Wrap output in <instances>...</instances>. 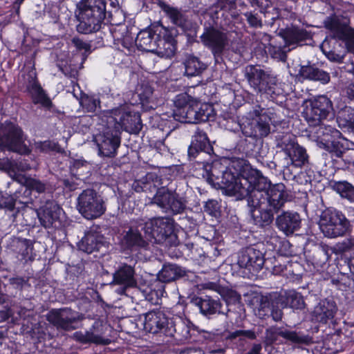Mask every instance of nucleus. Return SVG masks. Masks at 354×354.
<instances>
[{
    "instance_id": "obj_1",
    "label": "nucleus",
    "mask_w": 354,
    "mask_h": 354,
    "mask_svg": "<svg viewBox=\"0 0 354 354\" xmlns=\"http://www.w3.org/2000/svg\"><path fill=\"white\" fill-rule=\"evenodd\" d=\"M214 161L212 165L205 166L207 182L217 185L229 196L237 199L248 197V203L250 214L257 225H269L273 220L274 213L284 205V193L280 186H270V182L257 169L244 165L243 169H236L238 162H233L232 166L226 167L227 160Z\"/></svg>"
},
{
    "instance_id": "obj_2",
    "label": "nucleus",
    "mask_w": 354,
    "mask_h": 354,
    "mask_svg": "<svg viewBox=\"0 0 354 354\" xmlns=\"http://www.w3.org/2000/svg\"><path fill=\"white\" fill-rule=\"evenodd\" d=\"M333 110L332 102L325 95L318 96L306 102L303 114L311 126L319 125L318 136L319 143L321 147L328 151L333 149L339 150L341 143V133L331 127L321 124Z\"/></svg>"
},
{
    "instance_id": "obj_3",
    "label": "nucleus",
    "mask_w": 354,
    "mask_h": 354,
    "mask_svg": "<svg viewBox=\"0 0 354 354\" xmlns=\"http://www.w3.org/2000/svg\"><path fill=\"white\" fill-rule=\"evenodd\" d=\"M76 17L79 21V32L88 34L97 32L106 15L105 0H81L77 3Z\"/></svg>"
},
{
    "instance_id": "obj_4",
    "label": "nucleus",
    "mask_w": 354,
    "mask_h": 354,
    "mask_svg": "<svg viewBox=\"0 0 354 354\" xmlns=\"http://www.w3.org/2000/svg\"><path fill=\"white\" fill-rule=\"evenodd\" d=\"M270 117L263 109L255 105L239 121L242 133L247 137H265L270 131Z\"/></svg>"
},
{
    "instance_id": "obj_5",
    "label": "nucleus",
    "mask_w": 354,
    "mask_h": 354,
    "mask_svg": "<svg viewBox=\"0 0 354 354\" xmlns=\"http://www.w3.org/2000/svg\"><path fill=\"white\" fill-rule=\"evenodd\" d=\"M319 227L323 234L330 239L344 236L350 229V221L340 211L327 209L322 212Z\"/></svg>"
},
{
    "instance_id": "obj_6",
    "label": "nucleus",
    "mask_w": 354,
    "mask_h": 354,
    "mask_svg": "<svg viewBox=\"0 0 354 354\" xmlns=\"http://www.w3.org/2000/svg\"><path fill=\"white\" fill-rule=\"evenodd\" d=\"M247 78L250 86L259 93L266 94L272 99L282 93L280 84L277 77L268 71L256 66H250Z\"/></svg>"
},
{
    "instance_id": "obj_7",
    "label": "nucleus",
    "mask_w": 354,
    "mask_h": 354,
    "mask_svg": "<svg viewBox=\"0 0 354 354\" xmlns=\"http://www.w3.org/2000/svg\"><path fill=\"white\" fill-rule=\"evenodd\" d=\"M26 140L21 129L11 122L0 126V148L21 154H28L30 149L25 143Z\"/></svg>"
},
{
    "instance_id": "obj_8",
    "label": "nucleus",
    "mask_w": 354,
    "mask_h": 354,
    "mask_svg": "<svg viewBox=\"0 0 354 354\" xmlns=\"http://www.w3.org/2000/svg\"><path fill=\"white\" fill-rule=\"evenodd\" d=\"M111 118L115 122L114 128L118 133L122 130L136 133L142 128L140 115L133 104H124L113 109Z\"/></svg>"
},
{
    "instance_id": "obj_9",
    "label": "nucleus",
    "mask_w": 354,
    "mask_h": 354,
    "mask_svg": "<svg viewBox=\"0 0 354 354\" xmlns=\"http://www.w3.org/2000/svg\"><path fill=\"white\" fill-rule=\"evenodd\" d=\"M144 223L145 225L140 226L141 230H144L147 239L151 243H161L174 235V223L169 218H154Z\"/></svg>"
},
{
    "instance_id": "obj_10",
    "label": "nucleus",
    "mask_w": 354,
    "mask_h": 354,
    "mask_svg": "<svg viewBox=\"0 0 354 354\" xmlns=\"http://www.w3.org/2000/svg\"><path fill=\"white\" fill-rule=\"evenodd\" d=\"M151 203L156 204L166 213L180 214L185 210L187 201L178 194L162 187L156 192Z\"/></svg>"
},
{
    "instance_id": "obj_11",
    "label": "nucleus",
    "mask_w": 354,
    "mask_h": 354,
    "mask_svg": "<svg viewBox=\"0 0 354 354\" xmlns=\"http://www.w3.org/2000/svg\"><path fill=\"white\" fill-rule=\"evenodd\" d=\"M78 209L87 219L98 218L105 212L102 198L92 189L84 190L79 196Z\"/></svg>"
},
{
    "instance_id": "obj_12",
    "label": "nucleus",
    "mask_w": 354,
    "mask_h": 354,
    "mask_svg": "<svg viewBox=\"0 0 354 354\" xmlns=\"http://www.w3.org/2000/svg\"><path fill=\"white\" fill-rule=\"evenodd\" d=\"M144 225L145 223L142 220L132 223L128 230L124 231L122 234L121 245L132 251H147L150 242L147 239L144 230H141L140 226Z\"/></svg>"
},
{
    "instance_id": "obj_13",
    "label": "nucleus",
    "mask_w": 354,
    "mask_h": 354,
    "mask_svg": "<svg viewBox=\"0 0 354 354\" xmlns=\"http://www.w3.org/2000/svg\"><path fill=\"white\" fill-rule=\"evenodd\" d=\"M41 225L46 229L62 227L64 214L62 209L54 201H47L37 211Z\"/></svg>"
},
{
    "instance_id": "obj_14",
    "label": "nucleus",
    "mask_w": 354,
    "mask_h": 354,
    "mask_svg": "<svg viewBox=\"0 0 354 354\" xmlns=\"http://www.w3.org/2000/svg\"><path fill=\"white\" fill-rule=\"evenodd\" d=\"M325 27L329 30L334 37L345 41L348 52L354 53V30L347 28V21L339 17H328L324 21Z\"/></svg>"
},
{
    "instance_id": "obj_15",
    "label": "nucleus",
    "mask_w": 354,
    "mask_h": 354,
    "mask_svg": "<svg viewBox=\"0 0 354 354\" xmlns=\"http://www.w3.org/2000/svg\"><path fill=\"white\" fill-rule=\"evenodd\" d=\"M290 75L295 76L299 80H309L319 81L326 84L330 80L329 74L322 70L311 66H301L299 64H292L289 67Z\"/></svg>"
},
{
    "instance_id": "obj_16",
    "label": "nucleus",
    "mask_w": 354,
    "mask_h": 354,
    "mask_svg": "<svg viewBox=\"0 0 354 354\" xmlns=\"http://www.w3.org/2000/svg\"><path fill=\"white\" fill-rule=\"evenodd\" d=\"M48 320L57 328L69 330L74 329L73 324L81 319L71 309H62L51 310L48 316Z\"/></svg>"
},
{
    "instance_id": "obj_17",
    "label": "nucleus",
    "mask_w": 354,
    "mask_h": 354,
    "mask_svg": "<svg viewBox=\"0 0 354 354\" xmlns=\"http://www.w3.org/2000/svg\"><path fill=\"white\" fill-rule=\"evenodd\" d=\"M203 44L210 48L214 55L221 54L227 45V35L217 29H207L201 36Z\"/></svg>"
},
{
    "instance_id": "obj_18",
    "label": "nucleus",
    "mask_w": 354,
    "mask_h": 354,
    "mask_svg": "<svg viewBox=\"0 0 354 354\" xmlns=\"http://www.w3.org/2000/svg\"><path fill=\"white\" fill-rule=\"evenodd\" d=\"M142 324L147 332L151 333L162 332L166 335L170 321L160 311H150L144 315Z\"/></svg>"
},
{
    "instance_id": "obj_19",
    "label": "nucleus",
    "mask_w": 354,
    "mask_h": 354,
    "mask_svg": "<svg viewBox=\"0 0 354 354\" xmlns=\"http://www.w3.org/2000/svg\"><path fill=\"white\" fill-rule=\"evenodd\" d=\"M264 263L263 254L254 248H248L241 252L239 257L238 264L241 268H244L250 272L259 271Z\"/></svg>"
},
{
    "instance_id": "obj_20",
    "label": "nucleus",
    "mask_w": 354,
    "mask_h": 354,
    "mask_svg": "<svg viewBox=\"0 0 354 354\" xmlns=\"http://www.w3.org/2000/svg\"><path fill=\"white\" fill-rule=\"evenodd\" d=\"M283 150L289 157L291 165L301 167L308 162V156L306 150L301 146L295 142V139L285 138L283 141Z\"/></svg>"
},
{
    "instance_id": "obj_21",
    "label": "nucleus",
    "mask_w": 354,
    "mask_h": 354,
    "mask_svg": "<svg viewBox=\"0 0 354 354\" xmlns=\"http://www.w3.org/2000/svg\"><path fill=\"white\" fill-rule=\"evenodd\" d=\"M104 326L100 322H95L89 330L77 331L74 333L76 340L82 343H94L97 344H108L109 339L104 337Z\"/></svg>"
},
{
    "instance_id": "obj_22",
    "label": "nucleus",
    "mask_w": 354,
    "mask_h": 354,
    "mask_svg": "<svg viewBox=\"0 0 354 354\" xmlns=\"http://www.w3.org/2000/svg\"><path fill=\"white\" fill-rule=\"evenodd\" d=\"M118 134L119 133L115 131L114 133L106 131L95 138L99 151L102 154L105 156L115 155L116 149L120 144V138Z\"/></svg>"
},
{
    "instance_id": "obj_23",
    "label": "nucleus",
    "mask_w": 354,
    "mask_h": 354,
    "mask_svg": "<svg viewBox=\"0 0 354 354\" xmlns=\"http://www.w3.org/2000/svg\"><path fill=\"white\" fill-rule=\"evenodd\" d=\"M301 219L297 212H283L276 218V225L286 235L292 234L301 226Z\"/></svg>"
},
{
    "instance_id": "obj_24",
    "label": "nucleus",
    "mask_w": 354,
    "mask_h": 354,
    "mask_svg": "<svg viewBox=\"0 0 354 354\" xmlns=\"http://www.w3.org/2000/svg\"><path fill=\"white\" fill-rule=\"evenodd\" d=\"M176 50V42L172 34L165 30L162 37L158 38L152 53L165 59L171 58Z\"/></svg>"
},
{
    "instance_id": "obj_25",
    "label": "nucleus",
    "mask_w": 354,
    "mask_h": 354,
    "mask_svg": "<svg viewBox=\"0 0 354 354\" xmlns=\"http://www.w3.org/2000/svg\"><path fill=\"white\" fill-rule=\"evenodd\" d=\"M337 310V307L334 301L324 299L315 307L313 319L318 322L327 323L334 318Z\"/></svg>"
},
{
    "instance_id": "obj_26",
    "label": "nucleus",
    "mask_w": 354,
    "mask_h": 354,
    "mask_svg": "<svg viewBox=\"0 0 354 354\" xmlns=\"http://www.w3.org/2000/svg\"><path fill=\"white\" fill-rule=\"evenodd\" d=\"M30 76V80L27 85V91L31 96L32 102L35 104H40L44 108H50L52 105L51 100L37 80L35 73Z\"/></svg>"
},
{
    "instance_id": "obj_27",
    "label": "nucleus",
    "mask_w": 354,
    "mask_h": 354,
    "mask_svg": "<svg viewBox=\"0 0 354 354\" xmlns=\"http://www.w3.org/2000/svg\"><path fill=\"white\" fill-rule=\"evenodd\" d=\"M134 269L132 266L128 265L122 266L113 274V283L115 284L122 285L124 286L119 293L123 294L124 288L127 287H133L136 286V281L134 277Z\"/></svg>"
},
{
    "instance_id": "obj_28",
    "label": "nucleus",
    "mask_w": 354,
    "mask_h": 354,
    "mask_svg": "<svg viewBox=\"0 0 354 354\" xmlns=\"http://www.w3.org/2000/svg\"><path fill=\"white\" fill-rule=\"evenodd\" d=\"M103 244V236L97 231L90 230L86 232L84 236L78 244L80 250L88 254L98 250Z\"/></svg>"
},
{
    "instance_id": "obj_29",
    "label": "nucleus",
    "mask_w": 354,
    "mask_h": 354,
    "mask_svg": "<svg viewBox=\"0 0 354 354\" xmlns=\"http://www.w3.org/2000/svg\"><path fill=\"white\" fill-rule=\"evenodd\" d=\"M161 8L174 24L182 28L183 30L189 28L190 22L187 19L185 12L166 3H162Z\"/></svg>"
},
{
    "instance_id": "obj_30",
    "label": "nucleus",
    "mask_w": 354,
    "mask_h": 354,
    "mask_svg": "<svg viewBox=\"0 0 354 354\" xmlns=\"http://www.w3.org/2000/svg\"><path fill=\"white\" fill-rule=\"evenodd\" d=\"M277 304H280L281 308H291L293 309H302L304 308L305 303L302 295L291 290L281 295L277 299Z\"/></svg>"
},
{
    "instance_id": "obj_31",
    "label": "nucleus",
    "mask_w": 354,
    "mask_h": 354,
    "mask_svg": "<svg viewBox=\"0 0 354 354\" xmlns=\"http://www.w3.org/2000/svg\"><path fill=\"white\" fill-rule=\"evenodd\" d=\"M194 330V325L188 319H179L178 322L170 321L166 335L174 336L175 333L179 334L185 339L192 336V332Z\"/></svg>"
},
{
    "instance_id": "obj_32",
    "label": "nucleus",
    "mask_w": 354,
    "mask_h": 354,
    "mask_svg": "<svg viewBox=\"0 0 354 354\" xmlns=\"http://www.w3.org/2000/svg\"><path fill=\"white\" fill-rule=\"evenodd\" d=\"M158 38L152 28H146L138 34L136 44L140 49L152 53Z\"/></svg>"
},
{
    "instance_id": "obj_33",
    "label": "nucleus",
    "mask_w": 354,
    "mask_h": 354,
    "mask_svg": "<svg viewBox=\"0 0 354 354\" xmlns=\"http://www.w3.org/2000/svg\"><path fill=\"white\" fill-rule=\"evenodd\" d=\"M290 340L293 342H301L302 339L295 332L282 330L277 328H270L266 330V338L269 344H272L279 339V337Z\"/></svg>"
},
{
    "instance_id": "obj_34",
    "label": "nucleus",
    "mask_w": 354,
    "mask_h": 354,
    "mask_svg": "<svg viewBox=\"0 0 354 354\" xmlns=\"http://www.w3.org/2000/svg\"><path fill=\"white\" fill-rule=\"evenodd\" d=\"M337 122L340 128L351 129L354 126V108L339 106L337 111Z\"/></svg>"
},
{
    "instance_id": "obj_35",
    "label": "nucleus",
    "mask_w": 354,
    "mask_h": 354,
    "mask_svg": "<svg viewBox=\"0 0 354 354\" xmlns=\"http://www.w3.org/2000/svg\"><path fill=\"white\" fill-rule=\"evenodd\" d=\"M184 270L175 264L165 265L158 274V279L162 282H170L182 277Z\"/></svg>"
},
{
    "instance_id": "obj_36",
    "label": "nucleus",
    "mask_w": 354,
    "mask_h": 354,
    "mask_svg": "<svg viewBox=\"0 0 354 354\" xmlns=\"http://www.w3.org/2000/svg\"><path fill=\"white\" fill-rule=\"evenodd\" d=\"M185 74L187 76H197L202 73L206 68L204 63L193 55H187L184 61Z\"/></svg>"
},
{
    "instance_id": "obj_37",
    "label": "nucleus",
    "mask_w": 354,
    "mask_h": 354,
    "mask_svg": "<svg viewBox=\"0 0 354 354\" xmlns=\"http://www.w3.org/2000/svg\"><path fill=\"white\" fill-rule=\"evenodd\" d=\"M197 100H192L189 106L185 109H178L175 112V119L181 122L197 123L198 116L195 109Z\"/></svg>"
},
{
    "instance_id": "obj_38",
    "label": "nucleus",
    "mask_w": 354,
    "mask_h": 354,
    "mask_svg": "<svg viewBox=\"0 0 354 354\" xmlns=\"http://www.w3.org/2000/svg\"><path fill=\"white\" fill-rule=\"evenodd\" d=\"M198 306L201 312L205 315H211L217 313H220L221 303L208 296L200 299Z\"/></svg>"
},
{
    "instance_id": "obj_39",
    "label": "nucleus",
    "mask_w": 354,
    "mask_h": 354,
    "mask_svg": "<svg viewBox=\"0 0 354 354\" xmlns=\"http://www.w3.org/2000/svg\"><path fill=\"white\" fill-rule=\"evenodd\" d=\"M209 146L208 138L205 132L198 130L193 136L192 144L189 148V154L192 153V150L196 151H204L208 149Z\"/></svg>"
},
{
    "instance_id": "obj_40",
    "label": "nucleus",
    "mask_w": 354,
    "mask_h": 354,
    "mask_svg": "<svg viewBox=\"0 0 354 354\" xmlns=\"http://www.w3.org/2000/svg\"><path fill=\"white\" fill-rule=\"evenodd\" d=\"M333 189L341 197L354 202V187L351 184L346 181L337 182L334 184Z\"/></svg>"
},
{
    "instance_id": "obj_41",
    "label": "nucleus",
    "mask_w": 354,
    "mask_h": 354,
    "mask_svg": "<svg viewBox=\"0 0 354 354\" xmlns=\"http://www.w3.org/2000/svg\"><path fill=\"white\" fill-rule=\"evenodd\" d=\"M26 186H21L19 192H23L25 198H30L28 196L31 193V190H35L38 193H42L46 189V186L44 183L33 178H27L26 180Z\"/></svg>"
},
{
    "instance_id": "obj_42",
    "label": "nucleus",
    "mask_w": 354,
    "mask_h": 354,
    "mask_svg": "<svg viewBox=\"0 0 354 354\" xmlns=\"http://www.w3.org/2000/svg\"><path fill=\"white\" fill-rule=\"evenodd\" d=\"M197 112L198 122H205L210 120L213 117L214 110L209 104L202 103L197 101L195 105Z\"/></svg>"
},
{
    "instance_id": "obj_43",
    "label": "nucleus",
    "mask_w": 354,
    "mask_h": 354,
    "mask_svg": "<svg viewBox=\"0 0 354 354\" xmlns=\"http://www.w3.org/2000/svg\"><path fill=\"white\" fill-rule=\"evenodd\" d=\"M283 37L287 44H295L304 39L305 33L302 30L291 28L286 30Z\"/></svg>"
},
{
    "instance_id": "obj_44",
    "label": "nucleus",
    "mask_w": 354,
    "mask_h": 354,
    "mask_svg": "<svg viewBox=\"0 0 354 354\" xmlns=\"http://www.w3.org/2000/svg\"><path fill=\"white\" fill-rule=\"evenodd\" d=\"M253 305H256L254 306V310L258 309V315L259 317L263 316L266 315V312L268 311L270 308V298L268 296L264 295H257L252 299Z\"/></svg>"
},
{
    "instance_id": "obj_45",
    "label": "nucleus",
    "mask_w": 354,
    "mask_h": 354,
    "mask_svg": "<svg viewBox=\"0 0 354 354\" xmlns=\"http://www.w3.org/2000/svg\"><path fill=\"white\" fill-rule=\"evenodd\" d=\"M192 100H193L191 99L190 96L185 93L177 95L174 101L176 107L174 111V115L175 116V112L178 109H185Z\"/></svg>"
},
{
    "instance_id": "obj_46",
    "label": "nucleus",
    "mask_w": 354,
    "mask_h": 354,
    "mask_svg": "<svg viewBox=\"0 0 354 354\" xmlns=\"http://www.w3.org/2000/svg\"><path fill=\"white\" fill-rule=\"evenodd\" d=\"M31 201V198H25L24 197H22L21 198L17 195V193L15 194V198H8V201L4 202L3 203H0V208L2 207H6L8 209H12L14 208L15 204L17 202L21 204H25L27 205L30 203Z\"/></svg>"
},
{
    "instance_id": "obj_47",
    "label": "nucleus",
    "mask_w": 354,
    "mask_h": 354,
    "mask_svg": "<svg viewBox=\"0 0 354 354\" xmlns=\"http://www.w3.org/2000/svg\"><path fill=\"white\" fill-rule=\"evenodd\" d=\"M81 104L88 112H93L100 105L97 98L93 96H86L81 100Z\"/></svg>"
},
{
    "instance_id": "obj_48",
    "label": "nucleus",
    "mask_w": 354,
    "mask_h": 354,
    "mask_svg": "<svg viewBox=\"0 0 354 354\" xmlns=\"http://www.w3.org/2000/svg\"><path fill=\"white\" fill-rule=\"evenodd\" d=\"M152 93L153 91L150 86H142L140 89L138 90V95L139 96L140 103L142 105L147 104L149 102Z\"/></svg>"
},
{
    "instance_id": "obj_49",
    "label": "nucleus",
    "mask_w": 354,
    "mask_h": 354,
    "mask_svg": "<svg viewBox=\"0 0 354 354\" xmlns=\"http://www.w3.org/2000/svg\"><path fill=\"white\" fill-rule=\"evenodd\" d=\"M35 147L41 152H48L49 151H55L57 149V145L51 141H44L35 142Z\"/></svg>"
},
{
    "instance_id": "obj_50",
    "label": "nucleus",
    "mask_w": 354,
    "mask_h": 354,
    "mask_svg": "<svg viewBox=\"0 0 354 354\" xmlns=\"http://www.w3.org/2000/svg\"><path fill=\"white\" fill-rule=\"evenodd\" d=\"M72 44L75 46L77 50L80 51H84V53H88L91 51V45L78 37L73 38Z\"/></svg>"
},
{
    "instance_id": "obj_51",
    "label": "nucleus",
    "mask_w": 354,
    "mask_h": 354,
    "mask_svg": "<svg viewBox=\"0 0 354 354\" xmlns=\"http://www.w3.org/2000/svg\"><path fill=\"white\" fill-rule=\"evenodd\" d=\"M354 246V240L349 239H345L341 243H339L337 245V250L341 252H344L346 251H348L351 250Z\"/></svg>"
},
{
    "instance_id": "obj_52",
    "label": "nucleus",
    "mask_w": 354,
    "mask_h": 354,
    "mask_svg": "<svg viewBox=\"0 0 354 354\" xmlns=\"http://www.w3.org/2000/svg\"><path fill=\"white\" fill-rule=\"evenodd\" d=\"M205 211L210 215L214 214L218 209V203L216 201L210 200L204 206Z\"/></svg>"
},
{
    "instance_id": "obj_53",
    "label": "nucleus",
    "mask_w": 354,
    "mask_h": 354,
    "mask_svg": "<svg viewBox=\"0 0 354 354\" xmlns=\"http://www.w3.org/2000/svg\"><path fill=\"white\" fill-rule=\"evenodd\" d=\"M232 337H248L249 339H254L255 338V334L254 332H252L250 330H236L232 333L231 335Z\"/></svg>"
},
{
    "instance_id": "obj_54",
    "label": "nucleus",
    "mask_w": 354,
    "mask_h": 354,
    "mask_svg": "<svg viewBox=\"0 0 354 354\" xmlns=\"http://www.w3.org/2000/svg\"><path fill=\"white\" fill-rule=\"evenodd\" d=\"M245 16L250 26L253 27H260L261 26V21L257 18L256 15H252V13H246Z\"/></svg>"
},
{
    "instance_id": "obj_55",
    "label": "nucleus",
    "mask_w": 354,
    "mask_h": 354,
    "mask_svg": "<svg viewBox=\"0 0 354 354\" xmlns=\"http://www.w3.org/2000/svg\"><path fill=\"white\" fill-rule=\"evenodd\" d=\"M271 315L274 321H279L282 318L283 313L281 309L279 308H274V306H272V310H271Z\"/></svg>"
},
{
    "instance_id": "obj_56",
    "label": "nucleus",
    "mask_w": 354,
    "mask_h": 354,
    "mask_svg": "<svg viewBox=\"0 0 354 354\" xmlns=\"http://www.w3.org/2000/svg\"><path fill=\"white\" fill-rule=\"evenodd\" d=\"M12 316V310L10 308H4L0 311V317L1 321H6Z\"/></svg>"
},
{
    "instance_id": "obj_57",
    "label": "nucleus",
    "mask_w": 354,
    "mask_h": 354,
    "mask_svg": "<svg viewBox=\"0 0 354 354\" xmlns=\"http://www.w3.org/2000/svg\"><path fill=\"white\" fill-rule=\"evenodd\" d=\"M347 97L354 100V82L349 84L345 88Z\"/></svg>"
},
{
    "instance_id": "obj_58",
    "label": "nucleus",
    "mask_w": 354,
    "mask_h": 354,
    "mask_svg": "<svg viewBox=\"0 0 354 354\" xmlns=\"http://www.w3.org/2000/svg\"><path fill=\"white\" fill-rule=\"evenodd\" d=\"M326 56L328 58V59H330L331 61H334V62H342V60H343V57L342 56H341L339 54H336L335 53H333V52H329L326 55Z\"/></svg>"
},
{
    "instance_id": "obj_59",
    "label": "nucleus",
    "mask_w": 354,
    "mask_h": 354,
    "mask_svg": "<svg viewBox=\"0 0 354 354\" xmlns=\"http://www.w3.org/2000/svg\"><path fill=\"white\" fill-rule=\"evenodd\" d=\"M180 354H204L203 351L198 348H187L182 351Z\"/></svg>"
},
{
    "instance_id": "obj_60",
    "label": "nucleus",
    "mask_w": 354,
    "mask_h": 354,
    "mask_svg": "<svg viewBox=\"0 0 354 354\" xmlns=\"http://www.w3.org/2000/svg\"><path fill=\"white\" fill-rule=\"evenodd\" d=\"M201 336L206 340L213 341L215 339V335L212 333L203 331L201 333Z\"/></svg>"
},
{
    "instance_id": "obj_61",
    "label": "nucleus",
    "mask_w": 354,
    "mask_h": 354,
    "mask_svg": "<svg viewBox=\"0 0 354 354\" xmlns=\"http://www.w3.org/2000/svg\"><path fill=\"white\" fill-rule=\"evenodd\" d=\"M262 346L261 344H254L248 354H261Z\"/></svg>"
},
{
    "instance_id": "obj_62",
    "label": "nucleus",
    "mask_w": 354,
    "mask_h": 354,
    "mask_svg": "<svg viewBox=\"0 0 354 354\" xmlns=\"http://www.w3.org/2000/svg\"><path fill=\"white\" fill-rule=\"evenodd\" d=\"M19 167L21 171H27L30 169V167L29 166V165H28L26 163H22V162L19 163Z\"/></svg>"
},
{
    "instance_id": "obj_63",
    "label": "nucleus",
    "mask_w": 354,
    "mask_h": 354,
    "mask_svg": "<svg viewBox=\"0 0 354 354\" xmlns=\"http://www.w3.org/2000/svg\"><path fill=\"white\" fill-rule=\"evenodd\" d=\"M350 266L353 268V272H354V258L351 260Z\"/></svg>"
},
{
    "instance_id": "obj_64",
    "label": "nucleus",
    "mask_w": 354,
    "mask_h": 354,
    "mask_svg": "<svg viewBox=\"0 0 354 354\" xmlns=\"http://www.w3.org/2000/svg\"><path fill=\"white\" fill-rule=\"evenodd\" d=\"M24 0H16L15 3L18 5H20L23 3Z\"/></svg>"
}]
</instances>
